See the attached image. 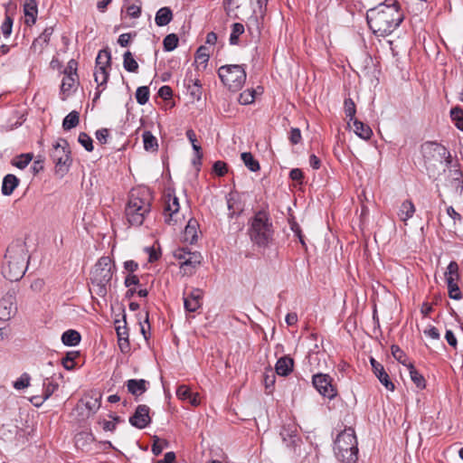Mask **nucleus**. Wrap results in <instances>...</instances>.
<instances>
[{
    "label": "nucleus",
    "mask_w": 463,
    "mask_h": 463,
    "mask_svg": "<svg viewBox=\"0 0 463 463\" xmlns=\"http://www.w3.org/2000/svg\"><path fill=\"white\" fill-rule=\"evenodd\" d=\"M366 20L370 29L379 36L391 34L404 20V14L396 0H386L367 11Z\"/></svg>",
    "instance_id": "1"
},
{
    "label": "nucleus",
    "mask_w": 463,
    "mask_h": 463,
    "mask_svg": "<svg viewBox=\"0 0 463 463\" xmlns=\"http://www.w3.org/2000/svg\"><path fill=\"white\" fill-rule=\"evenodd\" d=\"M27 269V250L22 241L9 244L2 264V274L10 281L21 279Z\"/></svg>",
    "instance_id": "2"
},
{
    "label": "nucleus",
    "mask_w": 463,
    "mask_h": 463,
    "mask_svg": "<svg viewBox=\"0 0 463 463\" xmlns=\"http://www.w3.org/2000/svg\"><path fill=\"white\" fill-rule=\"evenodd\" d=\"M274 226L266 210L257 211L248 222V235L250 241L259 248H268L274 239Z\"/></svg>",
    "instance_id": "3"
},
{
    "label": "nucleus",
    "mask_w": 463,
    "mask_h": 463,
    "mask_svg": "<svg viewBox=\"0 0 463 463\" xmlns=\"http://www.w3.org/2000/svg\"><path fill=\"white\" fill-rule=\"evenodd\" d=\"M151 203L152 195L148 189H133L125 209L128 222L134 226L142 225L151 211Z\"/></svg>",
    "instance_id": "4"
},
{
    "label": "nucleus",
    "mask_w": 463,
    "mask_h": 463,
    "mask_svg": "<svg viewBox=\"0 0 463 463\" xmlns=\"http://www.w3.org/2000/svg\"><path fill=\"white\" fill-rule=\"evenodd\" d=\"M115 269V263L109 256H103L99 259L90 272L91 290L97 296L106 297Z\"/></svg>",
    "instance_id": "5"
},
{
    "label": "nucleus",
    "mask_w": 463,
    "mask_h": 463,
    "mask_svg": "<svg viewBox=\"0 0 463 463\" xmlns=\"http://www.w3.org/2000/svg\"><path fill=\"white\" fill-rule=\"evenodd\" d=\"M334 450L336 458L342 463H355L357 461V439L353 428H346L337 435Z\"/></svg>",
    "instance_id": "6"
},
{
    "label": "nucleus",
    "mask_w": 463,
    "mask_h": 463,
    "mask_svg": "<svg viewBox=\"0 0 463 463\" xmlns=\"http://www.w3.org/2000/svg\"><path fill=\"white\" fill-rule=\"evenodd\" d=\"M218 76L222 83L230 91H239L246 82V65L226 64L218 69Z\"/></svg>",
    "instance_id": "7"
},
{
    "label": "nucleus",
    "mask_w": 463,
    "mask_h": 463,
    "mask_svg": "<svg viewBox=\"0 0 463 463\" xmlns=\"http://www.w3.org/2000/svg\"><path fill=\"white\" fill-rule=\"evenodd\" d=\"M51 157L55 164L56 172H61V175L68 172L71 163V151L69 143L64 138H60L55 144L52 145Z\"/></svg>",
    "instance_id": "8"
},
{
    "label": "nucleus",
    "mask_w": 463,
    "mask_h": 463,
    "mask_svg": "<svg viewBox=\"0 0 463 463\" xmlns=\"http://www.w3.org/2000/svg\"><path fill=\"white\" fill-rule=\"evenodd\" d=\"M420 152L426 163H441L443 160L447 165L452 163L450 152L439 143L427 141L421 145Z\"/></svg>",
    "instance_id": "9"
},
{
    "label": "nucleus",
    "mask_w": 463,
    "mask_h": 463,
    "mask_svg": "<svg viewBox=\"0 0 463 463\" xmlns=\"http://www.w3.org/2000/svg\"><path fill=\"white\" fill-rule=\"evenodd\" d=\"M312 384L320 395L329 400L337 396V389L333 384V378L326 373H316L312 376Z\"/></svg>",
    "instance_id": "10"
},
{
    "label": "nucleus",
    "mask_w": 463,
    "mask_h": 463,
    "mask_svg": "<svg viewBox=\"0 0 463 463\" xmlns=\"http://www.w3.org/2000/svg\"><path fill=\"white\" fill-rule=\"evenodd\" d=\"M179 208V201L175 195L170 193L164 195V216L165 223L174 225L177 222Z\"/></svg>",
    "instance_id": "11"
},
{
    "label": "nucleus",
    "mask_w": 463,
    "mask_h": 463,
    "mask_svg": "<svg viewBox=\"0 0 463 463\" xmlns=\"http://www.w3.org/2000/svg\"><path fill=\"white\" fill-rule=\"evenodd\" d=\"M203 291L199 288H194L190 293H183L184 307L186 312H196L203 306Z\"/></svg>",
    "instance_id": "12"
},
{
    "label": "nucleus",
    "mask_w": 463,
    "mask_h": 463,
    "mask_svg": "<svg viewBox=\"0 0 463 463\" xmlns=\"http://www.w3.org/2000/svg\"><path fill=\"white\" fill-rule=\"evenodd\" d=\"M149 411L150 409L147 405H138L134 414L129 418V423L137 429H145L151 422Z\"/></svg>",
    "instance_id": "13"
},
{
    "label": "nucleus",
    "mask_w": 463,
    "mask_h": 463,
    "mask_svg": "<svg viewBox=\"0 0 463 463\" xmlns=\"http://www.w3.org/2000/svg\"><path fill=\"white\" fill-rule=\"evenodd\" d=\"M203 261V256L199 251H193V253L185 259V260L180 262L179 268L180 272L183 276H193L197 269L201 266Z\"/></svg>",
    "instance_id": "14"
},
{
    "label": "nucleus",
    "mask_w": 463,
    "mask_h": 463,
    "mask_svg": "<svg viewBox=\"0 0 463 463\" xmlns=\"http://www.w3.org/2000/svg\"><path fill=\"white\" fill-rule=\"evenodd\" d=\"M370 364L372 365V370L374 375L378 378L380 383L386 388V390L393 392L395 385L390 379V376L386 373L383 365L376 361L373 357L370 358Z\"/></svg>",
    "instance_id": "15"
},
{
    "label": "nucleus",
    "mask_w": 463,
    "mask_h": 463,
    "mask_svg": "<svg viewBox=\"0 0 463 463\" xmlns=\"http://www.w3.org/2000/svg\"><path fill=\"white\" fill-rule=\"evenodd\" d=\"M415 212L416 208L412 201L411 199H406L401 203L397 212V215L400 221L406 225L408 220H410L414 215Z\"/></svg>",
    "instance_id": "16"
},
{
    "label": "nucleus",
    "mask_w": 463,
    "mask_h": 463,
    "mask_svg": "<svg viewBox=\"0 0 463 463\" xmlns=\"http://www.w3.org/2000/svg\"><path fill=\"white\" fill-rule=\"evenodd\" d=\"M294 368V360L289 355H284L278 359L275 371L280 376H288Z\"/></svg>",
    "instance_id": "17"
},
{
    "label": "nucleus",
    "mask_w": 463,
    "mask_h": 463,
    "mask_svg": "<svg viewBox=\"0 0 463 463\" xmlns=\"http://www.w3.org/2000/svg\"><path fill=\"white\" fill-rule=\"evenodd\" d=\"M199 224L195 219H190L184 228V241L190 244H194L197 241Z\"/></svg>",
    "instance_id": "18"
},
{
    "label": "nucleus",
    "mask_w": 463,
    "mask_h": 463,
    "mask_svg": "<svg viewBox=\"0 0 463 463\" xmlns=\"http://www.w3.org/2000/svg\"><path fill=\"white\" fill-rule=\"evenodd\" d=\"M15 307H14L12 297H5L0 299V319L6 321L9 320L14 314Z\"/></svg>",
    "instance_id": "19"
},
{
    "label": "nucleus",
    "mask_w": 463,
    "mask_h": 463,
    "mask_svg": "<svg viewBox=\"0 0 463 463\" xmlns=\"http://www.w3.org/2000/svg\"><path fill=\"white\" fill-rule=\"evenodd\" d=\"M127 388L128 392H130L134 396L142 395L147 389L146 384L147 382L144 379H130L127 381Z\"/></svg>",
    "instance_id": "20"
},
{
    "label": "nucleus",
    "mask_w": 463,
    "mask_h": 463,
    "mask_svg": "<svg viewBox=\"0 0 463 463\" xmlns=\"http://www.w3.org/2000/svg\"><path fill=\"white\" fill-rule=\"evenodd\" d=\"M24 13L25 15V24L28 25L33 24L36 21L38 13L37 4L35 0H25L24 5Z\"/></svg>",
    "instance_id": "21"
},
{
    "label": "nucleus",
    "mask_w": 463,
    "mask_h": 463,
    "mask_svg": "<svg viewBox=\"0 0 463 463\" xmlns=\"http://www.w3.org/2000/svg\"><path fill=\"white\" fill-rule=\"evenodd\" d=\"M52 33L53 29L52 27L46 28L43 33L33 41L31 49L33 50V52L39 51L41 52L49 43Z\"/></svg>",
    "instance_id": "22"
},
{
    "label": "nucleus",
    "mask_w": 463,
    "mask_h": 463,
    "mask_svg": "<svg viewBox=\"0 0 463 463\" xmlns=\"http://www.w3.org/2000/svg\"><path fill=\"white\" fill-rule=\"evenodd\" d=\"M18 184L19 179L14 175H6L3 179L2 194L6 196L11 195Z\"/></svg>",
    "instance_id": "23"
},
{
    "label": "nucleus",
    "mask_w": 463,
    "mask_h": 463,
    "mask_svg": "<svg viewBox=\"0 0 463 463\" xmlns=\"http://www.w3.org/2000/svg\"><path fill=\"white\" fill-rule=\"evenodd\" d=\"M351 123H353L354 132L355 133V135H357L359 137L364 140H368L371 138V137L373 136V130L368 125L358 120L357 118L352 121Z\"/></svg>",
    "instance_id": "24"
},
{
    "label": "nucleus",
    "mask_w": 463,
    "mask_h": 463,
    "mask_svg": "<svg viewBox=\"0 0 463 463\" xmlns=\"http://www.w3.org/2000/svg\"><path fill=\"white\" fill-rule=\"evenodd\" d=\"M172 19V10L169 7H162L156 12L155 22L157 26L162 27L167 25Z\"/></svg>",
    "instance_id": "25"
},
{
    "label": "nucleus",
    "mask_w": 463,
    "mask_h": 463,
    "mask_svg": "<svg viewBox=\"0 0 463 463\" xmlns=\"http://www.w3.org/2000/svg\"><path fill=\"white\" fill-rule=\"evenodd\" d=\"M80 334L73 329L65 331L61 335V342L67 346H75L80 342Z\"/></svg>",
    "instance_id": "26"
},
{
    "label": "nucleus",
    "mask_w": 463,
    "mask_h": 463,
    "mask_svg": "<svg viewBox=\"0 0 463 463\" xmlns=\"http://www.w3.org/2000/svg\"><path fill=\"white\" fill-rule=\"evenodd\" d=\"M408 370L413 383L420 390L426 387V381L421 373L414 367L412 363L408 364Z\"/></svg>",
    "instance_id": "27"
},
{
    "label": "nucleus",
    "mask_w": 463,
    "mask_h": 463,
    "mask_svg": "<svg viewBox=\"0 0 463 463\" xmlns=\"http://www.w3.org/2000/svg\"><path fill=\"white\" fill-rule=\"evenodd\" d=\"M185 136L192 144L193 149L194 150L195 155L197 156L198 164L202 165L203 151L201 146L197 144L195 132L192 128L187 129L185 132Z\"/></svg>",
    "instance_id": "28"
},
{
    "label": "nucleus",
    "mask_w": 463,
    "mask_h": 463,
    "mask_svg": "<svg viewBox=\"0 0 463 463\" xmlns=\"http://www.w3.org/2000/svg\"><path fill=\"white\" fill-rule=\"evenodd\" d=\"M446 282L458 281L459 279V267L457 261L452 260L449 263L445 272Z\"/></svg>",
    "instance_id": "29"
},
{
    "label": "nucleus",
    "mask_w": 463,
    "mask_h": 463,
    "mask_svg": "<svg viewBox=\"0 0 463 463\" xmlns=\"http://www.w3.org/2000/svg\"><path fill=\"white\" fill-rule=\"evenodd\" d=\"M144 148L146 151H156L158 143L156 137L150 131H144L142 134Z\"/></svg>",
    "instance_id": "30"
},
{
    "label": "nucleus",
    "mask_w": 463,
    "mask_h": 463,
    "mask_svg": "<svg viewBox=\"0 0 463 463\" xmlns=\"http://www.w3.org/2000/svg\"><path fill=\"white\" fill-rule=\"evenodd\" d=\"M111 66V54L108 50H100L96 58V67H103L104 69L109 70Z\"/></svg>",
    "instance_id": "31"
},
{
    "label": "nucleus",
    "mask_w": 463,
    "mask_h": 463,
    "mask_svg": "<svg viewBox=\"0 0 463 463\" xmlns=\"http://www.w3.org/2000/svg\"><path fill=\"white\" fill-rule=\"evenodd\" d=\"M80 123V114L78 111L73 110L70 112L62 121V128L64 130H71L76 128Z\"/></svg>",
    "instance_id": "32"
},
{
    "label": "nucleus",
    "mask_w": 463,
    "mask_h": 463,
    "mask_svg": "<svg viewBox=\"0 0 463 463\" xmlns=\"http://www.w3.org/2000/svg\"><path fill=\"white\" fill-rule=\"evenodd\" d=\"M241 158L244 165L251 172H257L260 169V163L256 160L250 152H243L241 155Z\"/></svg>",
    "instance_id": "33"
},
{
    "label": "nucleus",
    "mask_w": 463,
    "mask_h": 463,
    "mask_svg": "<svg viewBox=\"0 0 463 463\" xmlns=\"http://www.w3.org/2000/svg\"><path fill=\"white\" fill-rule=\"evenodd\" d=\"M344 110L346 118H349L347 125L351 128V122L355 118L356 107L354 100L351 98H347L344 101Z\"/></svg>",
    "instance_id": "34"
},
{
    "label": "nucleus",
    "mask_w": 463,
    "mask_h": 463,
    "mask_svg": "<svg viewBox=\"0 0 463 463\" xmlns=\"http://www.w3.org/2000/svg\"><path fill=\"white\" fill-rule=\"evenodd\" d=\"M123 66L128 72H137L138 70V63L129 51L126 52L123 55Z\"/></svg>",
    "instance_id": "35"
},
{
    "label": "nucleus",
    "mask_w": 463,
    "mask_h": 463,
    "mask_svg": "<svg viewBox=\"0 0 463 463\" xmlns=\"http://www.w3.org/2000/svg\"><path fill=\"white\" fill-rule=\"evenodd\" d=\"M449 183L450 186L453 187L456 192H461L463 190V174L459 169L451 171Z\"/></svg>",
    "instance_id": "36"
},
{
    "label": "nucleus",
    "mask_w": 463,
    "mask_h": 463,
    "mask_svg": "<svg viewBox=\"0 0 463 463\" xmlns=\"http://www.w3.org/2000/svg\"><path fill=\"white\" fill-rule=\"evenodd\" d=\"M109 70L104 69L103 67H99V69L95 68L94 80L98 84V88H105L107 81L109 80Z\"/></svg>",
    "instance_id": "37"
},
{
    "label": "nucleus",
    "mask_w": 463,
    "mask_h": 463,
    "mask_svg": "<svg viewBox=\"0 0 463 463\" xmlns=\"http://www.w3.org/2000/svg\"><path fill=\"white\" fill-rule=\"evenodd\" d=\"M450 118L455 124L456 128L463 131V110L458 106L450 109Z\"/></svg>",
    "instance_id": "38"
},
{
    "label": "nucleus",
    "mask_w": 463,
    "mask_h": 463,
    "mask_svg": "<svg viewBox=\"0 0 463 463\" xmlns=\"http://www.w3.org/2000/svg\"><path fill=\"white\" fill-rule=\"evenodd\" d=\"M391 351L394 359L408 368V364L411 362L409 361V358L405 352L402 350L400 346L397 345H392L391 346Z\"/></svg>",
    "instance_id": "39"
},
{
    "label": "nucleus",
    "mask_w": 463,
    "mask_h": 463,
    "mask_svg": "<svg viewBox=\"0 0 463 463\" xmlns=\"http://www.w3.org/2000/svg\"><path fill=\"white\" fill-rule=\"evenodd\" d=\"M244 33V25L241 23H234L232 26L230 34V44L236 45L239 43V37Z\"/></svg>",
    "instance_id": "40"
},
{
    "label": "nucleus",
    "mask_w": 463,
    "mask_h": 463,
    "mask_svg": "<svg viewBox=\"0 0 463 463\" xmlns=\"http://www.w3.org/2000/svg\"><path fill=\"white\" fill-rule=\"evenodd\" d=\"M79 357V352H68L67 354L61 359L62 366L68 370L72 371L76 367L75 359Z\"/></svg>",
    "instance_id": "41"
},
{
    "label": "nucleus",
    "mask_w": 463,
    "mask_h": 463,
    "mask_svg": "<svg viewBox=\"0 0 463 463\" xmlns=\"http://www.w3.org/2000/svg\"><path fill=\"white\" fill-rule=\"evenodd\" d=\"M59 384L52 378H46L43 382V399L47 400L58 389Z\"/></svg>",
    "instance_id": "42"
},
{
    "label": "nucleus",
    "mask_w": 463,
    "mask_h": 463,
    "mask_svg": "<svg viewBox=\"0 0 463 463\" xmlns=\"http://www.w3.org/2000/svg\"><path fill=\"white\" fill-rule=\"evenodd\" d=\"M169 445L166 439H163L158 438L157 436L153 437V444L151 450L155 456H158L162 453L165 448H167Z\"/></svg>",
    "instance_id": "43"
},
{
    "label": "nucleus",
    "mask_w": 463,
    "mask_h": 463,
    "mask_svg": "<svg viewBox=\"0 0 463 463\" xmlns=\"http://www.w3.org/2000/svg\"><path fill=\"white\" fill-rule=\"evenodd\" d=\"M179 39L175 33L167 34L163 41L164 50L165 52L174 51L178 45Z\"/></svg>",
    "instance_id": "44"
},
{
    "label": "nucleus",
    "mask_w": 463,
    "mask_h": 463,
    "mask_svg": "<svg viewBox=\"0 0 463 463\" xmlns=\"http://www.w3.org/2000/svg\"><path fill=\"white\" fill-rule=\"evenodd\" d=\"M149 96V88L146 86L138 87L136 90V99L140 105H145L148 101Z\"/></svg>",
    "instance_id": "45"
},
{
    "label": "nucleus",
    "mask_w": 463,
    "mask_h": 463,
    "mask_svg": "<svg viewBox=\"0 0 463 463\" xmlns=\"http://www.w3.org/2000/svg\"><path fill=\"white\" fill-rule=\"evenodd\" d=\"M255 93L256 91L252 89L245 90L240 94L238 100L241 105L251 104L255 100Z\"/></svg>",
    "instance_id": "46"
},
{
    "label": "nucleus",
    "mask_w": 463,
    "mask_h": 463,
    "mask_svg": "<svg viewBox=\"0 0 463 463\" xmlns=\"http://www.w3.org/2000/svg\"><path fill=\"white\" fill-rule=\"evenodd\" d=\"M449 297L455 300H459L462 298L461 291L458 286V281L447 282Z\"/></svg>",
    "instance_id": "47"
},
{
    "label": "nucleus",
    "mask_w": 463,
    "mask_h": 463,
    "mask_svg": "<svg viewBox=\"0 0 463 463\" xmlns=\"http://www.w3.org/2000/svg\"><path fill=\"white\" fill-rule=\"evenodd\" d=\"M78 141L88 152L93 151V140L87 133L80 132Z\"/></svg>",
    "instance_id": "48"
},
{
    "label": "nucleus",
    "mask_w": 463,
    "mask_h": 463,
    "mask_svg": "<svg viewBox=\"0 0 463 463\" xmlns=\"http://www.w3.org/2000/svg\"><path fill=\"white\" fill-rule=\"evenodd\" d=\"M209 58L210 54L208 52V49L203 45L200 46L195 52V61L202 64H204L205 67L209 61Z\"/></svg>",
    "instance_id": "49"
},
{
    "label": "nucleus",
    "mask_w": 463,
    "mask_h": 463,
    "mask_svg": "<svg viewBox=\"0 0 463 463\" xmlns=\"http://www.w3.org/2000/svg\"><path fill=\"white\" fill-rule=\"evenodd\" d=\"M32 159H33V155L22 154L17 156L14 165L19 169H24L29 165V163L32 161Z\"/></svg>",
    "instance_id": "50"
},
{
    "label": "nucleus",
    "mask_w": 463,
    "mask_h": 463,
    "mask_svg": "<svg viewBox=\"0 0 463 463\" xmlns=\"http://www.w3.org/2000/svg\"><path fill=\"white\" fill-rule=\"evenodd\" d=\"M76 82V77L72 75H64L61 85V90L64 93L66 91L71 90V89L74 86Z\"/></svg>",
    "instance_id": "51"
},
{
    "label": "nucleus",
    "mask_w": 463,
    "mask_h": 463,
    "mask_svg": "<svg viewBox=\"0 0 463 463\" xmlns=\"http://www.w3.org/2000/svg\"><path fill=\"white\" fill-rule=\"evenodd\" d=\"M213 171L218 176H224L228 172V165L223 161H216L213 165Z\"/></svg>",
    "instance_id": "52"
},
{
    "label": "nucleus",
    "mask_w": 463,
    "mask_h": 463,
    "mask_svg": "<svg viewBox=\"0 0 463 463\" xmlns=\"http://www.w3.org/2000/svg\"><path fill=\"white\" fill-rule=\"evenodd\" d=\"M13 28V19L6 15L4 23L2 24L1 30L5 38L9 37L12 33Z\"/></svg>",
    "instance_id": "53"
},
{
    "label": "nucleus",
    "mask_w": 463,
    "mask_h": 463,
    "mask_svg": "<svg viewBox=\"0 0 463 463\" xmlns=\"http://www.w3.org/2000/svg\"><path fill=\"white\" fill-rule=\"evenodd\" d=\"M30 383V376L27 373L22 374V376L14 383V387L16 390H22Z\"/></svg>",
    "instance_id": "54"
},
{
    "label": "nucleus",
    "mask_w": 463,
    "mask_h": 463,
    "mask_svg": "<svg viewBox=\"0 0 463 463\" xmlns=\"http://www.w3.org/2000/svg\"><path fill=\"white\" fill-rule=\"evenodd\" d=\"M288 139L292 145H298L302 139L301 131L298 128H292L289 132Z\"/></svg>",
    "instance_id": "55"
},
{
    "label": "nucleus",
    "mask_w": 463,
    "mask_h": 463,
    "mask_svg": "<svg viewBox=\"0 0 463 463\" xmlns=\"http://www.w3.org/2000/svg\"><path fill=\"white\" fill-rule=\"evenodd\" d=\"M191 393L190 388L186 385H180L176 390V396L183 401H187Z\"/></svg>",
    "instance_id": "56"
},
{
    "label": "nucleus",
    "mask_w": 463,
    "mask_h": 463,
    "mask_svg": "<svg viewBox=\"0 0 463 463\" xmlns=\"http://www.w3.org/2000/svg\"><path fill=\"white\" fill-rule=\"evenodd\" d=\"M193 253V251L185 249L179 248L174 252V257L179 260V263L188 259V257Z\"/></svg>",
    "instance_id": "57"
},
{
    "label": "nucleus",
    "mask_w": 463,
    "mask_h": 463,
    "mask_svg": "<svg viewBox=\"0 0 463 463\" xmlns=\"http://www.w3.org/2000/svg\"><path fill=\"white\" fill-rule=\"evenodd\" d=\"M78 62L76 60L71 59L68 61L67 66L64 70V75H72L77 77Z\"/></svg>",
    "instance_id": "58"
},
{
    "label": "nucleus",
    "mask_w": 463,
    "mask_h": 463,
    "mask_svg": "<svg viewBox=\"0 0 463 463\" xmlns=\"http://www.w3.org/2000/svg\"><path fill=\"white\" fill-rule=\"evenodd\" d=\"M140 324V330H141V333L142 335H144L145 339H148V337L150 336V324H149V321H148V312H146V317H145V321L144 323H139Z\"/></svg>",
    "instance_id": "59"
},
{
    "label": "nucleus",
    "mask_w": 463,
    "mask_h": 463,
    "mask_svg": "<svg viewBox=\"0 0 463 463\" xmlns=\"http://www.w3.org/2000/svg\"><path fill=\"white\" fill-rule=\"evenodd\" d=\"M158 96L164 100H168L173 97V90L171 87L167 85L162 86L158 90Z\"/></svg>",
    "instance_id": "60"
},
{
    "label": "nucleus",
    "mask_w": 463,
    "mask_h": 463,
    "mask_svg": "<svg viewBox=\"0 0 463 463\" xmlns=\"http://www.w3.org/2000/svg\"><path fill=\"white\" fill-rule=\"evenodd\" d=\"M115 421L106 420H104L100 424L102 425V429L105 431H114L116 430V422L120 420L118 416L114 417Z\"/></svg>",
    "instance_id": "61"
},
{
    "label": "nucleus",
    "mask_w": 463,
    "mask_h": 463,
    "mask_svg": "<svg viewBox=\"0 0 463 463\" xmlns=\"http://www.w3.org/2000/svg\"><path fill=\"white\" fill-rule=\"evenodd\" d=\"M96 138L100 144H106L109 137V129L108 128H100L98 129L95 133Z\"/></svg>",
    "instance_id": "62"
},
{
    "label": "nucleus",
    "mask_w": 463,
    "mask_h": 463,
    "mask_svg": "<svg viewBox=\"0 0 463 463\" xmlns=\"http://www.w3.org/2000/svg\"><path fill=\"white\" fill-rule=\"evenodd\" d=\"M289 178L291 180H293V181H297V182L302 184L303 179H304V174H303L301 169H299V168H293L289 172Z\"/></svg>",
    "instance_id": "63"
},
{
    "label": "nucleus",
    "mask_w": 463,
    "mask_h": 463,
    "mask_svg": "<svg viewBox=\"0 0 463 463\" xmlns=\"http://www.w3.org/2000/svg\"><path fill=\"white\" fill-rule=\"evenodd\" d=\"M127 13L132 18H138L141 14V6L131 5L128 6Z\"/></svg>",
    "instance_id": "64"
}]
</instances>
